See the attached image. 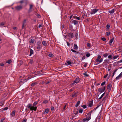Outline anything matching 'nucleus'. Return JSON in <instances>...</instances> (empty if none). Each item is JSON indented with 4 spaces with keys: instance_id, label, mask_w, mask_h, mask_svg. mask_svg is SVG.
Returning <instances> with one entry per match:
<instances>
[{
    "instance_id": "7ed1b4c3",
    "label": "nucleus",
    "mask_w": 122,
    "mask_h": 122,
    "mask_svg": "<svg viewBox=\"0 0 122 122\" xmlns=\"http://www.w3.org/2000/svg\"><path fill=\"white\" fill-rule=\"evenodd\" d=\"M103 60V58H101V56L100 55H98L97 58L95 60L96 62H99V63L102 62Z\"/></svg>"
},
{
    "instance_id": "473e14b6",
    "label": "nucleus",
    "mask_w": 122,
    "mask_h": 122,
    "mask_svg": "<svg viewBox=\"0 0 122 122\" xmlns=\"http://www.w3.org/2000/svg\"><path fill=\"white\" fill-rule=\"evenodd\" d=\"M88 118L86 117V118H84L83 119V122H84L85 121H88L89 120H88L87 119Z\"/></svg>"
},
{
    "instance_id": "de8ad7c7",
    "label": "nucleus",
    "mask_w": 122,
    "mask_h": 122,
    "mask_svg": "<svg viewBox=\"0 0 122 122\" xmlns=\"http://www.w3.org/2000/svg\"><path fill=\"white\" fill-rule=\"evenodd\" d=\"M119 56H114L113 57V58L114 59H116Z\"/></svg>"
},
{
    "instance_id": "c85d7f7f",
    "label": "nucleus",
    "mask_w": 122,
    "mask_h": 122,
    "mask_svg": "<svg viewBox=\"0 0 122 122\" xmlns=\"http://www.w3.org/2000/svg\"><path fill=\"white\" fill-rule=\"evenodd\" d=\"M99 107V106H97V107L94 108V109L91 111H90V112H91V113H92L93 111H95Z\"/></svg>"
},
{
    "instance_id": "864d4df0",
    "label": "nucleus",
    "mask_w": 122,
    "mask_h": 122,
    "mask_svg": "<svg viewBox=\"0 0 122 122\" xmlns=\"http://www.w3.org/2000/svg\"><path fill=\"white\" fill-rule=\"evenodd\" d=\"M33 60H30V61L29 63L30 64H32L33 63Z\"/></svg>"
},
{
    "instance_id": "b1692460",
    "label": "nucleus",
    "mask_w": 122,
    "mask_h": 122,
    "mask_svg": "<svg viewBox=\"0 0 122 122\" xmlns=\"http://www.w3.org/2000/svg\"><path fill=\"white\" fill-rule=\"evenodd\" d=\"M33 53V51L31 49L30 50V54L29 56H30Z\"/></svg>"
},
{
    "instance_id": "39448f33",
    "label": "nucleus",
    "mask_w": 122,
    "mask_h": 122,
    "mask_svg": "<svg viewBox=\"0 0 122 122\" xmlns=\"http://www.w3.org/2000/svg\"><path fill=\"white\" fill-rule=\"evenodd\" d=\"M105 89V87L103 86L102 88L101 87L99 88L98 90V91L100 92L101 93H102L104 91Z\"/></svg>"
},
{
    "instance_id": "2f4dec72",
    "label": "nucleus",
    "mask_w": 122,
    "mask_h": 122,
    "mask_svg": "<svg viewBox=\"0 0 122 122\" xmlns=\"http://www.w3.org/2000/svg\"><path fill=\"white\" fill-rule=\"evenodd\" d=\"M118 69H117L115 70L113 72V75L112 76V78L114 76L115 74V72H116V71H117V70Z\"/></svg>"
},
{
    "instance_id": "a211bd4d",
    "label": "nucleus",
    "mask_w": 122,
    "mask_h": 122,
    "mask_svg": "<svg viewBox=\"0 0 122 122\" xmlns=\"http://www.w3.org/2000/svg\"><path fill=\"white\" fill-rule=\"evenodd\" d=\"M67 62V63L68 64H67V63H65V65H70L71 64V61H66Z\"/></svg>"
},
{
    "instance_id": "5701e85b",
    "label": "nucleus",
    "mask_w": 122,
    "mask_h": 122,
    "mask_svg": "<svg viewBox=\"0 0 122 122\" xmlns=\"http://www.w3.org/2000/svg\"><path fill=\"white\" fill-rule=\"evenodd\" d=\"M109 61V59H106L104 60V61L103 63V64L108 63V62Z\"/></svg>"
},
{
    "instance_id": "9d476101",
    "label": "nucleus",
    "mask_w": 122,
    "mask_h": 122,
    "mask_svg": "<svg viewBox=\"0 0 122 122\" xmlns=\"http://www.w3.org/2000/svg\"><path fill=\"white\" fill-rule=\"evenodd\" d=\"M22 6L21 5H20L15 7V8L16 10H21L22 8Z\"/></svg>"
},
{
    "instance_id": "6ab92c4d",
    "label": "nucleus",
    "mask_w": 122,
    "mask_h": 122,
    "mask_svg": "<svg viewBox=\"0 0 122 122\" xmlns=\"http://www.w3.org/2000/svg\"><path fill=\"white\" fill-rule=\"evenodd\" d=\"M119 62H118V61L114 62L113 64V65L114 66H116L119 64Z\"/></svg>"
},
{
    "instance_id": "20e7f679",
    "label": "nucleus",
    "mask_w": 122,
    "mask_h": 122,
    "mask_svg": "<svg viewBox=\"0 0 122 122\" xmlns=\"http://www.w3.org/2000/svg\"><path fill=\"white\" fill-rule=\"evenodd\" d=\"M37 49L38 51L40 50L42 48V46L41 44V43L40 41H38L37 42Z\"/></svg>"
},
{
    "instance_id": "4be33fe9",
    "label": "nucleus",
    "mask_w": 122,
    "mask_h": 122,
    "mask_svg": "<svg viewBox=\"0 0 122 122\" xmlns=\"http://www.w3.org/2000/svg\"><path fill=\"white\" fill-rule=\"evenodd\" d=\"M49 111V109L48 108L46 109L45 110L44 112H43V114L45 115L46 113H48Z\"/></svg>"
},
{
    "instance_id": "37998d69",
    "label": "nucleus",
    "mask_w": 122,
    "mask_h": 122,
    "mask_svg": "<svg viewBox=\"0 0 122 122\" xmlns=\"http://www.w3.org/2000/svg\"><path fill=\"white\" fill-rule=\"evenodd\" d=\"M107 29L109 30L110 27V25L109 24H107L106 25Z\"/></svg>"
},
{
    "instance_id": "f257e3e1",
    "label": "nucleus",
    "mask_w": 122,
    "mask_h": 122,
    "mask_svg": "<svg viewBox=\"0 0 122 122\" xmlns=\"http://www.w3.org/2000/svg\"><path fill=\"white\" fill-rule=\"evenodd\" d=\"M80 81V79L79 77L76 78L74 81L73 82L70 84V86H73L78 83Z\"/></svg>"
},
{
    "instance_id": "ea45409f",
    "label": "nucleus",
    "mask_w": 122,
    "mask_h": 122,
    "mask_svg": "<svg viewBox=\"0 0 122 122\" xmlns=\"http://www.w3.org/2000/svg\"><path fill=\"white\" fill-rule=\"evenodd\" d=\"M48 56L50 57H52L54 56V55L52 53H50L49 54Z\"/></svg>"
},
{
    "instance_id": "69168bd1",
    "label": "nucleus",
    "mask_w": 122,
    "mask_h": 122,
    "mask_svg": "<svg viewBox=\"0 0 122 122\" xmlns=\"http://www.w3.org/2000/svg\"><path fill=\"white\" fill-rule=\"evenodd\" d=\"M71 50L72 51L74 52H76V51L73 50L72 49H71Z\"/></svg>"
},
{
    "instance_id": "c756f323",
    "label": "nucleus",
    "mask_w": 122,
    "mask_h": 122,
    "mask_svg": "<svg viewBox=\"0 0 122 122\" xmlns=\"http://www.w3.org/2000/svg\"><path fill=\"white\" fill-rule=\"evenodd\" d=\"M4 105V102L2 101L0 102V106H3Z\"/></svg>"
},
{
    "instance_id": "13d9d810",
    "label": "nucleus",
    "mask_w": 122,
    "mask_h": 122,
    "mask_svg": "<svg viewBox=\"0 0 122 122\" xmlns=\"http://www.w3.org/2000/svg\"><path fill=\"white\" fill-rule=\"evenodd\" d=\"M5 118H2L1 119V120H0V122H3L5 120Z\"/></svg>"
},
{
    "instance_id": "f8f14e48",
    "label": "nucleus",
    "mask_w": 122,
    "mask_h": 122,
    "mask_svg": "<svg viewBox=\"0 0 122 122\" xmlns=\"http://www.w3.org/2000/svg\"><path fill=\"white\" fill-rule=\"evenodd\" d=\"M15 111L14 110L10 114V115L11 116V117H14L15 115Z\"/></svg>"
},
{
    "instance_id": "6e6d98bb",
    "label": "nucleus",
    "mask_w": 122,
    "mask_h": 122,
    "mask_svg": "<svg viewBox=\"0 0 122 122\" xmlns=\"http://www.w3.org/2000/svg\"><path fill=\"white\" fill-rule=\"evenodd\" d=\"M107 97H108L107 96H105L103 98V100H102V101H103L104 100L107 99Z\"/></svg>"
},
{
    "instance_id": "f3484780",
    "label": "nucleus",
    "mask_w": 122,
    "mask_h": 122,
    "mask_svg": "<svg viewBox=\"0 0 122 122\" xmlns=\"http://www.w3.org/2000/svg\"><path fill=\"white\" fill-rule=\"evenodd\" d=\"M78 92H76L74 93L71 96V97H76L77 96V95Z\"/></svg>"
},
{
    "instance_id": "49530a36",
    "label": "nucleus",
    "mask_w": 122,
    "mask_h": 122,
    "mask_svg": "<svg viewBox=\"0 0 122 122\" xmlns=\"http://www.w3.org/2000/svg\"><path fill=\"white\" fill-rule=\"evenodd\" d=\"M69 29L70 30H71L72 28V27L71 25H70L69 26Z\"/></svg>"
},
{
    "instance_id": "3c124183",
    "label": "nucleus",
    "mask_w": 122,
    "mask_h": 122,
    "mask_svg": "<svg viewBox=\"0 0 122 122\" xmlns=\"http://www.w3.org/2000/svg\"><path fill=\"white\" fill-rule=\"evenodd\" d=\"M91 55V54L90 53H87L86 54V56L87 57H88L90 56Z\"/></svg>"
},
{
    "instance_id": "1a4fd4ad",
    "label": "nucleus",
    "mask_w": 122,
    "mask_h": 122,
    "mask_svg": "<svg viewBox=\"0 0 122 122\" xmlns=\"http://www.w3.org/2000/svg\"><path fill=\"white\" fill-rule=\"evenodd\" d=\"M30 8L28 11V13H30L33 11V6L31 4H30L29 5Z\"/></svg>"
},
{
    "instance_id": "603ef678",
    "label": "nucleus",
    "mask_w": 122,
    "mask_h": 122,
    "mask_svg": "<svg viewBox=\"0 0 122 122\" xmlns=\"http://www.w3.org/2000/svg\"><path fill=\"white\" fill-rule=\"evenodd\" d=\"M48 102V101H47V100H45L43 102V103L46 104V103H47Z\"/></svg>"
},
{
    "instance_id": "e2e57ef3",
    "label": "nucleus",
    "mask_w": 122,
    "mask_h": 122,
    "mask_svg": "<svg viewBox=\"0 0 122 122\" xmlns=\"http://www.w3.org/2000/svg\"><path fill=\"white\" fill-rule=\"evenodd\" d=\"M27 119H26L25 118L22 121V122H26Z\"/></svg>"
},
{
    "instance_id": "9b49d317",
    "label": "nucleus",
    "mask_w": 122,
    "mask_h": 122,
    "mask_svg": "<svg viewBox=\"0 0 122 122\" xmlns=\"http://www.w3.org/2000/svg\"><path fill=\"white\" fill-rule=\"evenodd\" d=\"M92 113L90 112H89L87 115H86L87 117L88 118L87 120H89L91 119V114Z\"/></svg>"
},
{
    "instance_id": "aec40b11",
    "label": "nucleus",
    "mask_w": 122,
    "mask_h": 122,
    "mask_svg": "<svg viewBox=\"0 0 122 122\" xmlns=\"http://www.w3.org/2000/svg\"><path fill=\"white\" fill-rule=\"evenodd\" d=\"M72 21L73 22V23L75 25H78V22L76 20H73Z\"/></svg>"
},
{
    "instance_id": "4468645a",
    "label": "nucleus",
    "mask_w": 122,
    "mask_h": 122,
    "mask_svg": "<svg viewBox=\"0 0 122 122\" xmlns=\"http://www.w3.org/2000/svg\"><path fill=\"white\" fill-rule=\"evenodd\" d=\"M38 103V102L37 101H36L35 102L33 103L32 105V107L34 108V107H36V109H37V107H35V106L37 105V104Z\"/></svg>"
},
{
    "instance_id": "0e129e2a",
    "label": "nucleus",
    "mask_w": 122,
    "mask_h": 122,
    "mask_svg": "<svg viewBox=\"0 0 122 122\" xmlns=\"http://www.w3.org/2000/svg\"><path fill=\"white\" fill-rule=\"evenodd\" d=\"M23 63V61H20V65H21Z\"/></svg>"
},
{
    "instance_id": "6e6552de",
    "label": "nucleus",
    "mask_w": 122,
    "mask_h": 122,
    "mask_svg": "<svg viewBox=\"0 0 122 122\" xmlns=\"http://www.w3.org/2000/svg\"><path fill=\"white\" fill-rule=\"evenodd\" d=\"M112 85L111 84H109L107 86V89L108 90V93H109L110 92L112 87Z\"/></svg>"
},
{
    "instance_id": "412c9836",
    "label": "nucleus",
    "mask_w": 122,
    "mask_h": 122,
    "mask_svg": "<svg viewBox=\"0 0 122 122\" xmlns=\"http://www.w3.org/2000/svg\"><path fill=\"white\" fill-rule=\"evenodd\" d=\"M73 48L75 50H77L78 49V46L76 44H74Z\"/></svg>"
},
{
    "instance_id": "2eb2a0df",
    "label": "nucleus",
    "mask_w": 122,
    "mask_h": 122,
    "mask_svg": "<svg viewBox=\"0 0 122 122\" xmlns=\"http://www.w3.org/2000/svg\"><path fill=\"white\" fill-rule=\"evenodd\" d=\"M114 41V38L113 37L112 39H111L109 41V45L110 46L111 45L112 43Z\"/></svg>"
},
{
    "instance_id": "dca6fc26",
    "label": "nucleus",
    "mask_w": 122,
    "mask_h": 122,
    "mask_svg": "<svg viewBox=\"0 0 122 122\" xmlns=\"http://www.w3.org/2000/svg\"><path fill=\"white\" fill-rule=\"evenodd\" d=\"M116 10V9H113L109 11V13L111 14H113Z\"/></svg>"
},
{
    "instance_id": "79ce46f5",
    "label": "nucleus",
    "mask_w": 122,
    "mask_h": 122,
    "mask_svg": "<svg viewBox=\"0 0 122 122\" xmlns=\"http://www.w3.org/2000/svg\"><path fill=\"white\" fill-rule=\"evenodd\" d=\"M37 84V83L36 82H34L33 83H32L31 85V86H35Z\"/></svg>"
},
{
    "instance_id": "72a5a7b5",
    "label": "nucleus",
    "mask_w": 122,
    "mask_h": 122,
    "mask_svg": "<svg viewBox=\"0 0 122 122\" xmlns=\"http://www.w3.org/2000/svg\"><path fill=\"white\" fill-rule=\"evenodd\" d=\"M108 53H105L103 55V56L105 57H107L108 55Z\"/></svg>"
},
{
    "instance_id": "393cba45",
    "label": "nucleus",
    "mask_w": 122,
    "mask_h": 122,
    "mask_svg": "<svg viewBox=\"0 0 122 122\" xmlns=\"http://www.w3.org/2000/svg\"><path fill=\"white\" fill-rule=\"evenodd\" d=\"M93 105V102H92L90 101L89 102V107H92Z\"/></svg>"
},
{
    "instance_id": "a19ab883",
    "label": "nucleus",
    "mask_w": 122,
    "mask_h": 122,
    "mask_svg": "<svg viewBox=\"0 0 122 122\" xmlns=\"http://www.w3.org/2000/svg\"><path fill=\"white\" fill-rule=\"evenodd\" d=\"M112 55H110L108 56V58L110 59H112Z\"/></svg>"
},
{
    "instance_id": "bf43d9fd",
    "label": "nucleus",
    "mask_w": 122,
    "mask_h": 122,
    "mask_svg": "<svg viewBox=\"0 0 122 122\" xmlns=\"http://www.w3.org/2000/svg\"><path fill=\"white\" fill-rule=\"evenodd\" d=\"M26 20L25 19H24L23 23L22 24L25 25L26 23Z\"/></svg>"
},
{
    "instance_id": "a878e982",
    "label": "nucleus",
    "mask_w": 122,
    "mask_h": 122,
    "mask_svg": "<svg viewBox=\"0 0 122 122\" xmlns=\"http://www.w3.org/2000/svg\"><path fill=\"white\" fill-rule=\"evenodd\" d=\"M35 41V39L34 38H32L30 41H29L30 43H33Z\"/></svg>"
},
{
    "instance_id": "7c9ffc66",
    "label": "nucleus",
    "mask_w": 122,
    "mask_h": 122,
    "mask_svg": "<svg viewBox=\"0 0 122 122\" xmlns=\"http://www.w3.org/2000/svg\"><path fill=\"white\" fill-rule=\"evenodd\" d=\"M121 77H122L119 74L116 77V80H118Z\"/></svg>"
},
{
    "instance_id": "052dcab7",
    "label": "nucleus",
    "mask_w": 122,
    "mask_h": 122,
    "mask_svg": "<svg viewBox=\"0 0 122 122\" xmlns=\"http://www.w3.org/2000/svg\"><path fill=\"white\" fill-rule=\"evenodd\" d=\"M24 0H21L19 2L20 3H24Z\"/></svg>"
},
{
    "instance_id": "e433bc0d",
    "label": "nucleus",
    "mask_w": 122,
    "mask_h": 122,
    "mask_svg": "<svg viewBox=\"0 0 122 122\" xmlns=\"http://www.w3.org/2000/svg\"><path fill=\"white\" fill-rule=\"evenodd\" d=\"M12 61L10 59L7 61L6 63L10 64L11 62Z\"/></svg>"
},
{
    "instance_id": "cd10ccee",
    "label": "nucleus",
    "mask_w": 122,
    "mask_h": 122,
    "mask_svg": "<svg viewBox=\"0 0 122 122\" xmlns=\"http://www.w3.org/2000/svg\"><path fill=\"white\" fill-rule=\"evenodd\" d=\"M80 104V101H78L77 103L75 105V107H78Z\"/></svg>"
},
{
    "instance_id": "5fc2aeb1",
    "label": "nucleus",
    "mask_w": 122,
    "mask_h": 122,
    "mask_svg": "<svg viewBox=\"0 0 122 122\" xmlns=\"http://www.w3.org/2000/svg\"><path fill=\"white\" fill-rule=\"evenodd\" d=\"M83 112V110L82 109H80L79 110V113H82Z\"/></svg>"
},
{
    "instance_id": "58836bf2",
    "label": "nucleus",
    "mask_w": 122,
    "mask_h": 122,
    "mask_svg": "<svg viewBox=\"0 0 122 122\" xmlns=\"http://www.w3.org/2000/svg\"><path fill=\"white\" fill-rule=\"evenodd\" d=\"M83 75L85 76H88V77L89 76L88 74H86V72H85V73H83Z\"/></svg>"
},
{
    "instance_id": "4c0bfd02",
    "label": "nucleus",
    "mask_w": 122,
    "mask_h": 122,
    "mask_svg": "<svg viewBox=\"0 0 122 122\" xmlns=\"http://www.w3.org/2000/svg\"><path fill=\"white\" fill-rule=\"evenodd\" d=\"M4 25V22H1L0 24V27H2V26Z\"/></svg>"
},
{
    "instance_id": "c03bdc74",
    "label": "nucleus",
    "mask_w": 122,
    "mask_h": 122,
    "mask_svg": "<svg viewBox=\"0 0 122 122\" xmlns=\"http://www.w3.org/2000/svg\"><path fill=\"white\" fill-rule=\"evenodd\" d=\"M101 118V117L100 116H98L96 118L97 120L98 119V122H99L100 120V119Z\"/></svg>"
},
{
    "instance_id": "c9c22d12",
    "label": "nucleus",
    "mask_w": 122,
    "mask_h": 122,
    "mask_svg": "<svg viewBox=\"0 0 122 122\" xmlns=\"http://www.w3.org/2000/svg\"><path fill=\"white\" fill-rule=\"evenodd\" d=\"M105 94V92H104L101 96V97L99 98V99H101L104 96V95Z\"/></svg>"
},
{
    "instance_id": "774afa93",
    "label": "nucleus",
    "mask_w": 122,
    "mask_h": 122,
    "mask_svg": "<svg viewBox=\"0 0 122 122\" xmlns=\"http://www.w3.org/2000/svg\"><path fill=\"white\" fill-rule=\"evenodd\" d=\"M37 17H38V18H40L41 17V16L39 14H38L37 15Z\"/></svg>"
},
{
    "instance_id": "680f3d73",
    "label": "nucleus",
    "mask_w": 122,
    "mask_h": 122,
    "mask_svg": "<svg viewBox=\"0 0 122 122\" xmlns=\"http://www.w3.org/2000/svg\"><path fill=\"white\" fill-rule=\"evenodd\" d=\"M54 107H51V111H53L54 109Z\"/></svg>"
},
{
    "instance_id": "a18cd8bd",
    "label": "nucleus",
    "mask_w": 122,
    "mask_h": 122,
    "mask_svg": "<svg viewBox=\"0 0 122 122\" xmlns=\"http://www.w3.org/2000/svg\"><path fill=\"white\" fill-rule=\"evenodd\" d=\"M101 40L103 41H105L106 40V38L103 37H102Z\"/></svg>"
},
{
    "instance_id": "f704fd0d",
    "label": "nucleus",
    "mask_w": 122,
    "mask_h": 122,
    "mask_svg": "<svg viewBox=\"0 0 122 122\" xmlns=\"http://www.w3.org/2000/svg\"><path fill=\"white\" fill-rule=\"evenodd\" d=\"M8 109V107H5L2 110V112H4L5 110H7Z\"/></svg>"
},
{
    "instance_id": "09e8293b",
    "label": "nucleus",
    "mask_w": 122,
    "mask_h": 122,
    "mask_svg": "<svg viewBox=\"0 0 122 122\" xmlns=\"http://www.w3.org/2000/svg\"><path fill=\"white\" fill-rule=\"evenodd\" d=\"M110 32L109 31H108L106 33V35L107 36H109L110 34Z\"/></svg>"
},
{
    "instance_id": "ddd939ff",
    "label": "nucleus",
    "mask_w": 122,
    "mask_h": 122,
    "mask_svg": "<svg viewBox=\"0 0 122 122\" xmlns=\"http://www.w3.org/2000/svg\"><path fill=\"white\" fill-rule=\"evenodd\" d=\"M67 36L70 38H73V33L71 32L69 33L68 34Z\"/></svg>"
},
{
    "instance_id": "4d7b16f0",
    "label": "nucleus",
    "mask_w": 122,
    "mask_h": 122,
    "mask_svg": "<svg viewBox=\"0 0 122 122\" xmlns=\"http://www.w3.org/2000/svg\"><path fill=\"white\" fill-rule=\"evenodd\" d=\"M105 83H106V82L105 81H104L103 82H102V83H101V86H103V85H104Z\"/></svg>"
},
{
    "instance_id": "338daca9",
    "label": "nucleus",
    "mask_w": 122,
    "mask_h": 122,
    "mask_svg": "<svg viewBox=\"0 0 122 122\" xmlns=\"http://www.w3.org/2000/svg\"><path fill=\"white\" fill-rule=\"evenodd\" d=\"M78 113V112L77 111H75V112H74V113L75 115H77Z\"/></svg>"
},
{
    "instance_id": "0eeeda50",
    "label": "nucleus",
    "mask_w": 122,
    "mask_h": 122,
    "mask_svg": "<svg viewBox=\"0 0 122 122\" xmlns=\"http://www.w3.org/2000/svg\"><path fill=\"white\" fill-rule=\"evenodd\" d=\"M99 10L97 9H94L92 10L90 12V14L92 15L93 14H95L96 12H97L98 10Z\"/></svg>"
},
{
    "instance_id": "8fccbe9b",
    "label": "nucleus",
    "mask_w": 122,
    "mask_h": 122,
    "mask_svg": "<svg viewBox=\"0 0 122 122\" xmlns=\"http://www.w3.org/2000/svg\"><path fill=\"white\" fill-rule=\"evenodd\" d=\"M82 107H83L84 109H85L86 108V106L85 105H83L81 106Z\"/></svg>"
},
{
    "instance_id": "f03ea898",
    "label": "nucleus",
    "mask_w": 122,
    "mask_h": 122,
    "mask_svg": "<svg viewBox=\"0 0 122 122\" xmlns=\"http://www.w3.org/2000/svg\"><path fill=\"white\" fill-rule=\"evenodd\" d=\"M26 107L30 110H34L36 111V108L33 107L32 105L30 103Z\"/></svg>"
},
{
    "instance_id": "bb28decb",
    "label": "nucleus",
    "mask_w": 122,
    "mask_h": 122,
    "mask_svg": "<svg viewBox=\"0 0 122 122\" xmlns=\"http://www.w3.org/2000/svg\"><path fill=\"white\" fill-rule=\"evenodd\" d=\"M42 44L44 46H46L47 45V43L45 41H44L42 42Z\"/></svg>"
},
{
    "instance_id": "423d86ee",
    "label": "nucleus",
    "mask_w": 122,
    "mask_h": 122,
    "mask_svg": "<svg viewBox=\"0 0 122 122\" xmlns=\"http://www.w3.org/2000/svg\"><path fill=\"white\" fill-rule=\"evenodd\" d=\"M27 80L26 79H21L20 80V81L19 82L20 84L21 85H22L24 83L26 82Z\"/></svg>"
}]
</instances>
